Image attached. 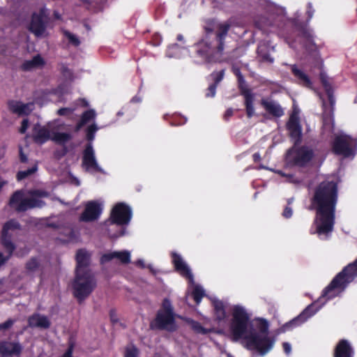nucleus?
<instances>
[{"instance_id": "obj_1", "label": "nucleus", "mask_w": 357, "mask_h": 357, "mask_svg": "<svg viewBox=\"0 0 357 357\" xmlns=\"http://www.w3.org/2000/svg\"><path fill=\"white\" fill-rule=\"evenodd\" d=\"M231 340L241 341V344L249 350H255L264 356L273 347L275 340L268 337V324L259 320L255 326L250 320L245 310L241 306H234L230 324Z\"/></svg>"}, {"instance_id": "obj_2", "label": "nucleus", "mask_w": 357, "mask_h": 357, "mask_svg": "<svg viewBox=\"0 0 357 357\" xmlns=\"http://www.w3.org/2000/svg\"><path fill=\"white\" fill-rule=\"evenodd\" d=\"M337 195V183L334 181H324L316 187L312 203L319 223H334Z\"/></svg>"}, {"instance_id": "obj_3", "label": "nucleus", "mask_w": 357, "mask_h": 357, "mask_svg": "<svg viewBox=\"0 0 357 357\" xmlns=\"http://www.w3.org/2000/svg\"><path fill=\"white\" fill-rule=\"evenodd\" d=\"M230 28L229 22L219 23L215 32V40L202 38L192 45L193 56L208 63L220 61L224 53L225 38Z\"/></svg>"}, {"instance_id": "obj_4", "label": "nucleus", "mask_w": 357, "mask_h": 357, "mask_svg": "<svg viewBox=\"0 0 357 357\" xmlns=\"http://www.w3.org/2000/svg\"><path fill=\"white\" fill-rule=\"evenodd\" d=\"M29 197H24V192L19 190L13 193L9 199V206L17 213L26 212L32 208H41L45 206L42 198L48 197L50 194L44 190H30L28 191Z\"/></svg>"}, {"instance_id": "obj_5", "label": "nucleus", "mask_w": 357, "mask_h": 357, "mask_svg": "<svg viewBox=\"0 0 357 357\" xmlns=\"http://www.w3.org/2000/svg\"><path fill=\"white\" fill-rule=\"evenodd\" d=\"M96 285L97 282L92 272L76 273L72 284L73 296L81 303L91 295Z\"/></svg>"}, {"instance_id": "obj_6", "label": "nucleus", "mask_w": 357, "mask_h": 357, "mask_svg": "<svg viewBox=\"0 0 357 357\" xmlns=\"http://www.w3.org/2000/svg\"><path fill=\"white\" fill-rule=\"evenodd\" d=\"M179 316L174 312L173 306L168 298H165L161 309L158 312L155 319V327L169 332L175 331L178 326L175 318Z\"/></svg>"}, {"instance_id": "obj_7", "label": "nucleus", "mask_w": 357, "mask_h": 357, "mask_svg": "<svg viewBox=\"0 0 357 357\" xmlns=\"http://www.w3.org/2000/svg\"><path fill=\"white\" fill-rule=\"evenodd\" d=\"M357 275V259L345 267L331 282L325 290L324 294L328 298H332V291L335 289L342 290Z\"/></svg>"}, {"instance_id": "obj_8", "label": "nucleus", "mask_w": 357, "mask_h": 357, "mask_svg": "<svg viewBox=\"0 0 357 357\" xmlns=\"http://www.w3.org/2000/svg\"><path fill=\"white\" fill-rule=\"evenodd\" d=\"M355 142L350 137L340 135L334 139L332 149L335 155L348 158L355 155Z\"/></svg>"}, {"instance_id": "obj_9", "label": "nucleus", "mask_w": 357, "mask_h": 357, "mask_svg": "<svg viewBox=\"0 0 357 357\" xmlns=\"http://www.w3.org/2000/svg\"><path fill=\"white\" fill-rule=\"evenodd\" d=\"M132 216L131 207L124 202H119L113 206L109 219L103 223H129Z\"/></svg>"}, {"instance_id": "obj_10", "label": "nucleus", "mask_w": 357, "mask_h": 357, "mask_svg": "<svg viewBox=\"0 0 357 357\" xmlns=\"http://www.w3.org/2000/svg\"><path fill=\"white\" fill-rule=\"evenodd\" d=\"M235 74L238 78L240 93L244 98L246 115L248 118H251L255 115V93H252L250 89L244 85L245 80L240 70H237Z\"/></svg>"}, {"instance_id": "obj_11", "label": "nucleus", "mask_w": 357, "mask_h": 357, "mask_svg": "<svg viewBox=\"0 0 357 357\" xmlns=\"http://www.w3.org/2000/svg\"><path fill=\"white\" fill-rule=\"evenodd\" d=\"M289 137L295 146L300 145L303 139V128L300 118L296 112H293L286 123Z\"/></svg>"}, {"instance_id": "obj_12", "label": "nucleus", "mask_w": 357, "mask_h": 357, "mask_svg": "<svg viewBox=\"0 0 357 357\" xmlns=\"http://www.w3.org/2000/svg\"><path fill=\"white\" fill-rule=\"evenodd\" d=\"M17 229V225H4L2 229L1 243L4 248L7 250L8 255L7 256H3V254L0 252V266L8 260L15 249L14 244L11 242L10 237L12 232Z\"/></svg>"}, {"instance_id": "obj_13", "label": "nucleus", "mask_w": 357, "mask_h": 357, "mask_svg": "<svg viewBox=\"0 0 357 357\" xmlns=\"http://www.w3.org/2000/svg\"><path fill=\"white\" fill-rule=\"evenodd\" d=\"M102 205L98 201H89L84 206V209L79 216V221L85 222L96 221L102 214Z\"/></svg>"}, {"instance_id": "obj_14", "label": "nucleus", "mask_w": 357, "mask_h": 357, "mask_svg": "<svg viewBox=\"0 0 357 357\" xmlns=\"http://www.w3.org/2000/svg\"><path fill=\"white\" fill-rule=\"evenodd\" d=\"M314 151L307 146L303 145L296 149L292 162L295 166L304 167L313 159Z\"/></svg>"}, {"instance_id": "obj_15", "label": "nucleus", "mask_w": 357, "mask_h": 357, "mask_svg": "<svg viewBox=\"0 0 357 357\" xmlns=\"http://www.w3.org/2000/svg\"><path fill=\"white\" fill-rule=\"evenodd\" d=\"M44 16L43 10L38 13H33L31 15L29 29L37 37L41 36L45 31L46 23L44 21Z\"/></svg>"}, {"instance_id": "obj_16", "label": "nucleus", "mask_w": 357, "mask_h": 357, "mask_svg": "<svg viewBox=\"0 0 357 357\" xmlns=\"http://www.w3.org/2000/svg\"><path fill=\"white\" fill-rule=\"evenodd\" d=\"M82 165L87 170L93 169L97 172H102V169L98 166L96 160L91 143L87 144L83 151Z\"/></svg>"}, {"instance_id": "obj_17", "label": "nucleus", "mask_w": 357, "mask_h": 357, "mask_svg": "<svg viewBox=\"0 0 357 357\" xmlns=\"http://www.w3.org/2000/svg\"><path fill=\"white\" fill-rule=\"evenodd\" d=\"M22 351V346L18 342H0V355L2 357L20 356Z\"/></svg>"}, {"instance_id": "obj_18", "label": "nucleus", "mask_w": 357, "mask_h": 357, "mask_svg": "<svg viewBox=\"0 0 357 357\" xmlns=\"http://www.w3.org/2000/svg\"><path fill=\"white\" fill-rule=\"evenodd\" d=\"M260 104L265 111L273 117L280 118L284 115L283 108L275 100L262 98Z\"/></svg>"}, {"instance_id": "obj_19", "label": "nucleus", "mask_w": 357, "mask_h": 357, "mask_svg": "<svg viewBox=\"0 0 357 357\" xmlns=\"http://www.w3.org/2000/svg\"><path fill=\"white\" fill-rule=\"evenodd\" d=\"M90 254L86 250H79L76 255V273H88L92 272L89 268L90 265Z\"/></svg>"}, {"instance_id": "obj_20", "label": "nucleus", "mask_w": 357, "mask_h": 357, "mask_svg": "<svg viewBox=\"0 0 357 357\" xmlns=\"http://www.w3.org/2000/svg\"><path fill=\"white\" fill-rule=\"evenodd\" d=\"M32 138L35 143L38 144H43L47 142L50 137V131L45 126H42L39 123L33 126Z\"/></svg>"}, {"instance_id": "obj_21", "label": "nucleus", "mask_w": 357, "mask_h": 357, "mask_svg": "<svg viewBox=\"0 0 357 357\" xmlns=\"http://www.w3.org/2000/svg\"><path fill=\"white\" fill-rule=\"evenodd\" d=\"M50 326L51 322L45 315L34 313L28 318V326L30 328L47 329Z\"/></svg>"}, {"instance_id": "obj_22", "label": "nucleus", "mask_w": 357, "mask_h": 357, "mask_svg": "<svg viewBox=\"0 0 357 357\" xmlns=\"http://www.w3.org/2000/svg\"><path fill=\"white\" fill-rule=\"evenodd\" d=\"M173 263L176 270L179 272L183 276L188 278L190 283H193V277L191 273L190 269L183 260L181 257L176 252H172Z\"/></svg>"}, {"instance_id": "obj_23", "label": "nucleus", "mask_w": 357, "mask_h": 357, "mask_svg": "<svg viewBox=\"0 0 357 357\" xmlns=\"http://www.w3.org/2000/svg\"><path fill=\"white\" fill-rule=\"evenodd\" d=\"M114 259H118L122 264H128L130 261V253L126 250L107 253L102 255L100 261L104 264Z\"/></svg>"}, {"instance_id": "obj_24", "label": "nucleus", "mask_w": 357, "mask_h": 357, "mask_svg": "<svg viewBox=\"0 0 357 357\" xmlns=\"http://www.w3.org/2000/svg\"><path fill=\"white\" fill-rule=\"evenodd\" d=\"M291 71L294 76L297 79V83L302 86L308 89H312L313 84L310 77L305 73L302 70L298 68L296 65L291 66Z\"/></svg>"}, {"instance_id": "obj_25", "label": "nucleus", "mask_w": 357, "mask_h": 357, "mask_svg": "<svg viewBox=\"0 0 357 357\" xmlns=\"http://www.w3.org/2000/svg\"><path fill=\"white\" fill-rule=\"evenodd\" d=\"M319 79L324 91L327 95L329 104L332 109L333 108L335 100L333 95V89L331 84L328 81V77L324 72H321L319 74Z\"/></svg>"}, {"instance_id": "obj_26", "label": "nucleus", "mask_w": 357, "mask_h": 357, "mask_svg": "<svg viewBox=\"0 0 357 357\" xmlns=\"http://www.w3.org/2000/svg\"><path fill=\"white\" fill-rule=\"evenodd\" d=\"M334 357H353V351L347 341L341 340L335 347Z\"/></svg>"}, {"instance_id": "obj_27", "label": "nucleus", "mask_w": 357, "mask_h": 357, "mask_svg": "<svg viewBox=\"0 0 357 357\" xmlns=\"http://www.w3.org/2000/svg\"><path fill=\"white\" fill-rule=\"evenodd\" d=\"M45 64L43 59L39 55L34 56L31 60H26L21 66L23 71H30L33 69L43 66Z\"/></svg>"}, {"instance_id": "obj_28", "label": "nucleus", "mask_w": 357, "mask_h": 357, "mask_svg": "<svg viewBox=\"0 0 357 357\" xmlns=\"http://www.w3.org/2000/svg\"><path fill=\"white\" fill-rule=\"evenodd\" d=\"M7 104L9 110L13 114L19 115L29 114V112H27L29 104H24L13 100H8Z\"/></svg>"}, {"instance_id": "obj_29", "label": "nucleus", "mask_w": 357, "mask_h": 357, "mask_svg": "<svg viewBox=\"0 0 357 357\" xmlns=\"http://www.w3.org/2000/svg\"><path fill=\"white\" fill-rule=\"evenodd\" d=\"M218 24L215 26V22L213 20H208L206 22V25L204 26L203 29L204 31V34L202 38H207L208 40H215V34L214 30L217 29ZM217 30H215L216 31Z\"/></svg>"}, {"instance_id": "obj_30", "label": "nucleus", "mask_w": 357, "mask_h": 357, "mask_svg": "<svg viewBox=\"0 0 357 357\" xmlns=\"http://www.w3.org/2000/svg\"><path fill=\"white\" fill-rule=\"evenodd\" d=\"M214 313L218 321L224 320L226 318V312L222 301L215 300L213 301Z\"/></svg>"}, {"instance_id": "obj_31", "label": "nucleus", "mask_w": 357, "mask_h": 357, "mask_svg": "<svg viewBox=\"0 0 357 357\" xmlns=\"http://www.w3.org/2000/svg\"><path fill=\"white\" fill-rule=\"evenodd\" d=\"M40 268V263L38 258L33 257L30 259L25 265L26 273H33L38 271Z\"/></svg>"}, {"instance_id": "obj_32", "label": "nucleus", "mask_w": 357, "mask_h": 357, "mask_svg": "<svg viewBox=\"0 0 357 357\" xmlns=\"http://www.w3.org/2000/svg\"><path fill=\"white\" fill-rule=\"evenodd\" d=\"M72 139V135L67 132H54L52 139L56 143L63 145Z\"/></svg>"}, {"instance_id": "obj_33", "label": "nucleus", "mask_w": 357, "mask_h": 357, "mask_svg": "<svg viewBox=\"0 0 357 357\" xmlns=\"http://www.w3.org/2000/svg\"><path fill=\"white\" fill-rule=\"evenodd\" d=\"M333 231V225H317L316 228V233L321 238H326Z\"/></svg>"}, {"instance_id": "obj_34", "label": "nucleus", "mask_w": 357, "mask_h": 357, "mask_svg": "<svg viewBox=\"0 0 357 357\" xmlns=\"http://www.w3.org/2000/svg\"><path fill=\"white\" fill-rule=\"evenodd\" d=\"M37 169H38L37 165H34L32 167L29 168L26 170L19 171L17 173L16 178L19 181H22V180L25 179L26 178H27L29 176L34 174L37 171Z\"/></svg>"}, {"instance_id": "obj_35", "label": "nucleus", "mask_w": 357, "mask_h": 357, "mask_svg": "<svg viewBox=\"0 0 357 357\" xmlns=\"http://www.w3.org/2000/svg\"><path fill=\"white\" fill-rule=\"evenodd\" d=\"M122 225H109L111 228L108 229L109 236L111 238H117L123 235V228L121 227Z\"/></svg>"}, {"instance_id": "obj_36", "label": "nucleus", "mask_w": 357, "mask_h": 357, "mask_svg": "<svg viewBox=\"0 0 357 357\" xmlns=\"http://www.w3.org/2000/svg\"><path fill=\"white\" fill-rule=\"evenodd\" d=\"M300 36L304 38L309 44L310 45H314V36L312 33V31L305 28V27H301L300 29Z\"/></svg>"}, {"instance_id": "obj_37", "label": "nucleus", "mask_w": 357, "mask_h": 357, "mask_svg": "<svg viewBox=\"0 0 357 357\" xmlns=\"http://www.w3.org/2000/svg\"><path fill=\"white\" fill-rule=\"evenodd\" d=\"M188 322L190 325V327L192 329L197 333L200 334H206L208 333V331L206 328H204L199 322H197L195 321L188 319Z\"/></svg>"}, {"instance_id": "obj_38", "label": "nucleus", "mask_w": 357, "mask_h": 357, "mask_svg": "<svg viewBox=\"0 0 357 357\" xmlns=\"http://www.w3.org/2000/svg\"><path fill=\"white\" fill-rule=\"evenodd\" d=\"M204 296V289L198 285L195 286L192 291V296L195 302L198 304L200 303L202 298Z\"/></svg>"}, {"instance_id": "obj_39", "label": "nucleus", "mask_w": 357, "mask_h": 357, "mask_svg": "<svg viewBox=\"0 0 357 357\" xmlns=\"http://www.w3.org/2000/svg\"><path fill=\"white\" fill-rule=\"evenodd\" d=\"M225 69H222L220 71H214L211 75L210 77L213 79V84H215L218 86L219 83L223 79L225 76Z\"/></svg>"}, {"instance_id": "obj_40", "label": "nucleus", "mask_w": 357, "mask_h": 357, "mask_svg": "<svg viewBox=\"0 0 357 357\" xmlns=\"http://www.w3.org/2000/svg\"><path fill=\"white\" fill-rule=\"evenodd\" d=\"M64 36L68 38L69 43L75 47H78L80 45L79 39L73 33L68 31H64Z\"/></svg>"}, {"instance_id": "obj_41", "label": "nucleus", "mask_w": 357, "mask_h": 357, "mask_svg": "<svg viewBox=\"0 0 357 357\" xmlns=\"http://www.w3.org/2000/svg\"><path fill=\"white\" fill-rule=\"evenodd\" d=\"M61 225L64 226L62 228V230L64 232L65 236H66V238L62 239L63 241H70L76 238L75 233L73 231V229L70 227H66L65 225Z\"/></svg>"}, {"instance_id": "obj_42", "label": "nucleus", "mask_w": 357, "mask_h": 357, "mask_svg": "<svg viewBox=\"0 0 357 357\" xmlns=\"http://www.w3.org/2000/svg\"><path fill=\"white\" fill-rule=\"evenodd\" d=\"M98 128L96 124L90 125L86 130V137L89 142H92L95 138V133L97 131Z\"/></svg>"}, {"instance_id": "obj_43", "label": "nucleus", "mask_w": 357, "mask_h": 357, "mask_svg": "<svg viewBox=\"0 0 357 357\" xmlns=\"http://www.w3.org/2000/svg\"><path fill=\"white\" fill-rule=\"evenodd\" d=\"M300 319L301 317H297L296 319H292L289 322L285 324L278 329V333H284L286 331L289 330V328H292L293 326H296L300 321Z\"/></svg>"}, {"instance_id": "obj_44", "label": "nucleus", "mask_w": 357, "mask_h": 357, "mask_svg": "<svg viewBox=\"0 0 357 357\" xmlns=\"http://www.w3.org/2000/svg\"><path fill=\"white\" fill-rule=\"evenodd\" d=\"M96 114L94 110L89 109L83 112L81 116V119L84 121V123H87L92 119L95 118Z\"/></svg>"}, {"instance_id": "obj_45", "label": "nucleus", "mask_w": 357, "mask_h": 357, "mask_svg": "<svg viewBox=\"0 0 357 357\" xmlns=\"http://www.w3.org/2000/svg\"><path fill=\"white\" fill-rule=\"evenodd\" d=\"M138 350L134 346H128L126 349L125 357H137Z\"/></svg>"}, {"instance_id": "obj_46", "label": "nucleus", "mask_w": 357, "mask_h": 357, "mask_svg": "<svg viewBox=\"0 0 357 357\" xmlns=\"http://www.w3.org/2000/svg\"><path fill=\"white\" fill-rule=\"evenodd\" d=\"M259 56L261 58L263 61H266L270 63H273L274 59L267 52H262L261 50L258 48Z\"/></svg>"}, {"instance_id": "obj_47", "label": "nucleus", "mask_w": 357, "mask_h": 357, "mask_svg": "<svg viewBox=\"0 0 357 357\" xmlns=\"http://www.w3.org/2000/svg\"><path fill=\"white\" fill-rule=\"evenodd\" d=\"M217 86H218L213 84H210L206 90L205 96L206 98H213L216 93Z\"/></svg>"}, {"instance_id": "obj_48", "label": "nucleus", "mask_w": 357, "mask_h": 357, "mask_svg": "<svg viewBox=\"0 0 357 357\" xmlns=\"http://www.w3.org/2000/svg\"><path fill=\"white\" fill-rule=\"evenodd\" d=\"M14 323H15V320H13L10 319H8L5 322L0 324V331L7 330V329L10 328L13 325Z\"/></svg>"}, {"instance_id": "obj_49", "label": "nucleus", "mask_w": 357, "mask_h": 357, "mask_svg": "<svg viewBox=\"0 0 357 357\" xmlns=\"http://www.w3.org/2000/svg\"><path fill=\"white\" fill-rule=\"evenodd\" d=\"M29 125V120L27 119H23L21 123V126L19 129V132L21 134L25 133L26 130L28 129Z\"/></svg>"}, {"instance_id": "obj_50", "label": "nucleus", "mask_w": 357, "mask_h": 357, "mask_svg": "<svg viewBox=\"0 0 357 357\" xmlns=\"http://www.w3.org/2000/svg\"><path fill=\"white\" fill-rule=\"evenodd\" d=\"M71 112H72L71 109H70L68 107H62L58 110L57 114L60 116H67V115L70 114Z\"/></svg>"}, {"instance_id": "obj_51", "label": "nucleus", "mask_w": 357, "mask_h": 357, "mask_svg": "<svg viewBox=\"0 0 357 357\" xmlns=\"http://www.w3.org/2000/svg\"><path fill=\"white\" fill-rule=\"evenodd\" d=\"M293 211L291 207L286 206L283 211L282 216L285 218H289L292 216Z\"/></svg>"}, {"instance_id": "obj_52", "label": "nucleus", "mask_w": 357, "mask_h": 357, "mask_svg": "<svg viewBox=\"0 0 357 357\" xmlns=\"http://www.w3.org/2000/svg\"><path fill=\"white\" fill-rule=\"evenodd\" d=\"M234 115V109L232 108H229L226 110L224 114L223 118L225 121H229V119Z\"/></svg>"}, {"instance_id": "obj_53", "label": "nucleus", "mask_w": 357, "mask_h": 357, "mask_svg": "<svg viewBox=\"0 0 357 357\" xmlns=\"http://www.w3.org/2000/svg\"><path fill=\"white\" fill-rule=\"evenodd\" d=\"M20 160L22 163H26L28 161L27 156L24 153L21 146L20 147Z\"/></svg>"}, {"instance_id": "obj_54", "label": "nucleus", "mask_w": 357, "mask_h": 357, "mask_svg": "<svg viewBox=\"0 0 357 357\" xmlns=\"http://www.w3.org/2000/svg\"><path fill=\"white\" fill-rule=\"evenodd\" d=\"M283 349H284V352L287 354H289L291 353V347L290 344H289L288 342L283 343Z\"/></svg>"}, {"instance_id": "obj_55", "label": "nucleus", "mask_w": 357, "mask_h": 357, "mask_svg": "<svg viewBox=\"0 0 357 357\" xmlns=\"http://www.w3.org/2000/svg\"><path fill=\"white\" fill-rule=\"evenodd\" d=\"M86 123L80 119L79 121L75 126V131H79Z\"/></svg>"}, {"instance_id": "obj_56", "label": "nucleus", "mask_w": 357, "mask_h": 357, "mask_svg": "<svg viewBox=\"0 0 357 357\" xmlns=\"http://www.w3.org/2000/svg\"><path fill=\"white\" fill-rule=\"evenodd\" d=\"M252 159H253L254 162H259L261 160L260 154L259 153H255L252 155Z\"/></svg>"}, {"instance_id": "obj_57", "label": "nucleus", "mask_w": 357, "mask_h": 357, "mask_svg": "<svg viewBox=\"0 0 357 357\" xmlns=\"http://www.w3.org/2000/svg\"><path fill=\"white\" fill-rule=\"evenodd\" d=\"M257 26L262 30L263 31H268V30L265 27V26L261 25L259 22H256Z\"/></svg>"}, {"instance_id": "obj_58", "label": "nucleus", "mask_w": 357, "mask_h": 357, "mask_svg": "<svg viewBox=\"0 0 357 357\" xmlns=\"http://www.w3.org/2000/svg\"><path fill=\"white\" fill-rule=\"evenodd\" d=\"M176 40L179 42H183L184 40V37L182 34H178L176 36Z\"/></svg>"}, {"instance_id": "obj_59", "label": "nucleus", "mask_w": 357, "mask_h": 357, "mask_svg": "<svg viewBox=\"0 0 357 357\" xmlns=\"http://www.w3.org/2000/svg\"><path fill=\"white\" fill-rule=\"evenodd\" d=\"M313 13H314V11L311 10H308L307 11V16H308V20H310L312 17Z\"/></svg>"}, {"instance_id": "obj_60", "label": "nucleus", "mask_w": 357, "mask_h": 357, "mask_svg": "<svg viewBox=\"0 0 357 357\" xmlns=\"http://www.w3.org/2000/svg\"><path fill=\"white\" fill-rule=\"evenodd\" d=\"M111 320H112V322L117 321V319L115 318L112 314L111 315Z\"/></svg>"}, {"instance_id": "obj_61", "label": "nucleus", "mask_w": 357, "mask_h": 357, "mask_svg": "<svg viewBox=\"0 0 357 357\" xmlns=\"http://www.w3.org/2000/svg\"><path fill=\"white\" fill-rule=\"evenodd\" d=\"M6 223L11 224V223H17V222L14 220H10L7 221Z\"/></svg>"}, {"instance_id": "obj_62", "label": "nucleus", "mask_w": 357, "mask_h": 357, "mask_svg": "<svg viewBox=\"0 0 357 357\" xmlns=\"http://www.w3.org/2000/svg\"><path fill=\"white\" fill-rule=\"evenodd\" d=\"M137 264H139V265H140V266H144V264H143V261H138Z\"/></svg>"}, {"instance_id": "obj_63", "label": "nucleus", "mask_w": 357, "mask_h": 357, "mask_svg": "<svg viewBox=\"0 0 357 357\" xmlns=\"http://www.w3.org/2000/svg\"><path fill=\"white\" fill-rule=\"evenodd\" d=\"M266 19L265 18H261V20H262L263 22L265 21Z\"/></svg>"}, {"instance_id": "obj_64", "label": "nucleus", "mask_w": 357, "mask_h": 357, "mask_svg": "<svg viewBox=\"0 0 357 357\" xmlns=\"http://www.w3.org/2000/svg\"><path fill=\"white\" fill-rule=\"evenodd\" d=\"M48 226H55L56 225H51V224H49L47 225Z\"/></svg>"}]
</instances>
